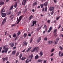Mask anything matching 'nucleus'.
<instances>
[{
  "mask_svg": "<svg viewBox=\"0 0 63 63\" xmlns=\"http://www.w3.org/2000/svg\"><path fill=\"white\" fill-rule=\"evenodd\" d=\"M28 0H23L22 3V5H25V3H26L27 1H28Z\"/></svg>",
  "mask_w": 63,
  "mask_h": 63,
  "instance_id": "f257e3e1",
  "label": "nucleus"
},
{
  "mask_svg": "<svg viewBox=\"0 0 63 63\" xmlns=\"http://www.w3.org/2000/svg\"><path fill=\"white\" fill-rule=\"evenodd\" d=\"M54 9V7L50 6V7L49 10L50 11H53Z\"/></svg>",
  "mask_w": 63,
  "mask_h": 63,
  "instance_id": "f03ea898",
  "label": "nucleus"
},
{
  "mask_svg": "<svg viewBox=\"0 0 63 63\" xmlns=\"http://www.w3.org/2000/svg\"><path fill=\"white\" fill-rule=\"evenodd\" d=\"M1 15L2 17H5L6 16V13H2L1 14Z\"/></svg>",
  "mask_w": 63,
  "mask_h": 63,
  "instance_id": "7ed1b4c3",
  "label": "nucleus"
},
{
  "mask_svg": "<svg viewBox=\"0 0 63 63\" xmlns=\"http://www.w3.org/2000/svg\"><path fill=\"white\" fill-rule=\"evenodd\" d=\"M22 16H20L18 20V22H17L16 23L17 24H18L19 22L21 20V18H22Z\"/></svg>",
  "mask_w": 63,
  "mask_h": 63,
  "instance_id": "20e7f679",
  "label": "nucleus"
},
{
  "mask_svg": "<svg viewBox=\"0 0 63 63\" xmlns=\"http://www.w3.org/2000/svg\"><path fill=\"white\" fill-rule=\"evenodd\" d=\"M53 42L52 41L49 40L48 41V45H51V44H52Z\"/></svg>",
  "mask_w": 63,
  "mask_h": 63,
  "instance_id": "39448f33",
  "label": "nucleus"
},
{
  "mask_svg": "<svg viewBox=\"0 0 63 63\" xmlns=\"http://www.w3.org/2000/svg\"><path fill=\"white\" fill-rule=\"evenodd\" d=\"M41 37H39L37 41V43H40V40H41Z\"/></svg>",
  "mask_w": 63,
  "mask_h": 63,
  "instance_id": "423d86ee",
  "label": "nucleus"
},
{
  "mask_svg": "<svg viewBox=\"0 0 63 63\" xmlns=\"http://www.w3.org/2000/svg\"><path fill=\"white\" fill-rule=\"evenodd\" d=\"M52 27H50L49 29V30L48 31V32L49 33L50 32V31L52 30Z\"/></svg>",
  "mask_w": 63,
  "mask_h": 63,
  "instance_id": "0eeeda50",
  "label": "nucleus"
},
{
  "mask_svg": "<svg viewBox=\"0 0 63 63\" xmlns=\"http://www.w3.org/2000/svg\"><path fill=\"white\" fill-rule=\"evenodd\" d=\"M27 42H26V41H24L23 42V45L24 46H27Z\"/></svg>",
  "mask_w": 63,
  "mask_h": 63,
  "instance_id": "6e6552de",
  "label": "nucleus"
},
{
  "mask_svg": "<svg viewBox=\"0 0 63 63\" xmlns=\"http://www.w3.org/2000/svg\"><path fill=\"white\" fill-rule=\"evenodd\" d=\"M59 38H58L56 39V41L54 42V44H57V43L58 41L59 40Z\"/></svg>",
  "mask_w": 63,
  "mask_h": 63,
  "instance_id": "1a4fd4ad",
  "label": "nucleus"
},
{
  "mask_svg": "<svg viewBox=\"0 0 63 63\" xmlns=\"http://www.w3.org/2000/svg\"><path fill=\"white\" fill-rule=\"evenodd\" d=\"M36 22H37V21H33V25H32L31 26H33L34 25V24H36Z\"/></svg>",
  "mask_w": 63,
  "mask_h": 63,
  "instance_id": "9d476101",
  "label": "nucleus"
},
{
  "mask_svg": "<svg viewBox=\"0 0 63 63\" xmlns=\"http://www.w3.org/2000/svg\"><path fill=\"white\" fill-rule=\"evenodd\" d=\"M33 17V16L32 15H31L30 16L29 18V20H30L31 19H32V18Z\"/></svg>",
  "mask_w": 63,
  "mask_h": 63,
  "instance_id": "9b49d317",
  "label": "nucleus"
},
{
  "mask_svg": "<svg viewBox=\"0 0 63 63\" xmlns=\"http://www.w3.org/2000/svg\"><path fill=\"white\" fill-rule=\"evenodd\" d=\"M19 56V58L20 59H21V57L22 56V53L20 54Z\"/></svg>",
  "mask_w": 63,
  "mask_h": 63,
  "instance_id": "f8f14e48",
  "label": "nucleus"
},
{
  "mask_svg": "<svg viewBox=\"0 0 63 63\" xmlns=\"http://www.w3.org/2000/svg\"><path fill=\"white\" fill-rule=\"evenodd\" d=\"M16 53V51L14 50L12 52V54L13 55H15Z\"/></svg>",
  "mask_w": 63,
  "mask_h": 63,
  "instance_id": "ddd939ff",
  "label": "nucleus"
},
{
  "mask_svg": "<svg viewBox=\"0 0 63 63\" xmlns=\"http://www.w3.org/2000/svg\"><path fill=\"white\" fill-rule=\"evenodd\" d=\"M8 49H9V48H6L5 49V51H4L5 53H7V51H8Z\"/></svg>",
  "mask_w": 63,
  "mask_h": 63,
  "instance_id": "4468645a",
  "label": "nucleus"
},
{
  "mask_svg": "<svg viewBox=\"0 0 63 63\" xmlns=\"http://www.w3.org/2000/svg\"><path fill=\"white\" fill-rule=\"evenodd\" d=\"M3 4H4V2L2 1H0V5H2Z\"/></svg>",
  "mask_w": 63,
  "mask_h": 63,
  "instance_id": "2eb2a0df",
  "label": "nucleus"
},
{
  "mask_svg": "<svg viewBox=\"0 0 63 63\" xmlns=\"http://www.w3.org/2000/svg\"><path fill=\"white\" fill-rule=\"evenodd\" d=\"M15 45V43H13L10 46L11 47H13Z\"/></svg>",
  "mask_w": 63,
  "mask_h": 63,
  "instance_id": "dca6fc26",
  "label": "nucleus"
},
{
  "mask_svg": "<svg viewBox=\"0 0 63 63\" xmlns=\"http://www.w3.org/2000/svg\"><path fill=\"white\" fill-rule=\"evenodd\" d=\"M39 55L41 56H42L43 55V53L42 51H41L39 53Z\"/></svg>",
  "mask_w": 63,
  "mask_h": 63,
  "instance_id": "f3484780",
  "label": "nucleus"
},
{
  "mask_svg": "<svg viewBox=\"0 0 63 63\" xmlns=\"http://www.w3.org/2000/svg\"><path fill=\"white\" fill-rule=\"evenodd\" d=\"M38 48V47H35L34 48L33 50H32V52H34L35 50V49H37Z\"/></svg>",
  "mask_w": 63,
  "mask_h": 63,
  "instance_id": "a211bd4d",
  "label": "nucleus"
},
{
  "mask_svg": "<svg viewBox=\"0 0 63 63\" xmlns=\"http://www.w3.org/2000/svg\"><path fill=\"white\" fill-rule=\"evenodd\" d=\"M31 48H32V47H30L28 49H27V50L26 52H28V51H29V50H30V49H31Z\"/></svg>",
  "mask_w": 63,
  "mask_h": 63,
  "instance_id": "6ab92c4d",
  "label": "nucleus"
},
{
  "mask_svg": "<svg viewBox=\"0 0 63 63\" xmlns=\"http://www.w3.org/2000/svg\"><path fill=\"white\" fill-rule=\"evenodd\" d=\"M26 59V58L25 57H22L21 58V60L23 61L24 60H25Z\"/></svg>",
  "mask_w": 63,
  "mask_h": 63,
  "instance_id": "aec40b11",
  "label": "nucleus"
},
{
  "mask_svg": "<svg viewBox=\"0 0 63 63\" xmlns=\"http://www.w3.org/2000/svg\"><path fill=\"white\" fill-rule=\"evenodd\" d=\"M13 7H14V5H12V6L10 7V9H9V11H11V10H12V9H13Z\"/></svg>",
  "mask_w": 63,
  "mask_h": 63,
  "instance_id": "412c9836",
  "label": "nucleus"
},
{
  "mask_svg": "<svg viewBox=\"0 0 63 63\" xmlns=\"http://www.w3.org/2000/svg\"><path fill=\"white\" fill-rule=\"evenodd\" d=\"M20 53V52L19 51L18 52L16 53V56H17L19 54V53Z\"/></svg>",
  "mask_w": 63,
  "mask_h": 63,
  "instance_id": "4be33fe9",
  "label": "nucleus"
},
{
  "mask_svg": "<svg viewBox=\"0 0 63 63\" xmlns=\"http://www.w3.org/2000/svg\"><path fill=\"white\" fill-rule=\"evenodd\" d=\"M38 58H39V56H38V55H37L35 56V59H38Z\"/></svg>",
  "mask_w": 63,
  "mask_h": 63,
  "instance_id": "5701e85b",
  "label": "nucleus"
},
{
  "mask_svg": "<svg viewBox=\"0 0 63 63\" xmlns=\"http://www.w3.org/2000/svg\"><path fill=\"white\" fill-rule=\"evenodd\" d=\"M44 5L45 6L47 7V2H45L44 3Z\"/></svg>",
  "mask_w": 63,
  "mask_h": 63,
  "instance_id": "b1692460",
  "label": "nucleus"
},
{
  "mask_svg": "<svg viewBox=\"0 0 63 63\" xmlns=\"http://www.w3.org/2000/svg\"><path fill=\"white\" fill-rule=\"evenodd\" d=\"M12 14V12L11 11H9L8 13H7V14L8 15H10V14Z\"/></svg>",
  "mask_w": 63,
  "mask_h": 63,
  "instance_id": "393cba45",
  "label": "nucleus"
},
{
  "mask_svg": "<svg viewBox=\"0 0 63 63\" xmlns=\"http://www.w3.org/2000/svg\"><path fill=\"white\" fill-rule=\"evenodd\" d=\"M25 62L26 63H28L29 62V61L28 59H27V60L25 61Z\"/></svg>",
  "mask_w": 63,
  "mask_h": 63,
  "instance_id": "a878e982",
  "label": "nucleus"
},
{
  "mask_svg": "<svg viewBox=\"0 0 63 63\" xmlns=\"http://www.w3.org/2000/svg\"><path fill=\"white\" fill-rule=\"evenodd\" d=\"M37 5V2H35L34 3H33V6H35V5Z\"/></svg>",
  "mask_w": 63,
  "mask_h": 63,
  "instance_id": "bb28decb",
  "label": "nucleus"
},
{
  "mask_svg": "<svg viewBox=\"0 0 63 63\" xmlns=\"http://www.w3.org/2000/svg\"><path fill=\"white\" fill-rule=\"evenodd\" d=\"M30 56L31 59H32V58H33V54L31 55Z\"/></svg>",
  "mask_w": 63,
  "mask_h": 63,
  "instance_id": "cd10ccee",
  "label": "nucleus"
},
{
  "mask_svg": "<svg viewBox=\"0 0 63 63\" xmlns=\"http://www.w3.org/2000/svg\"><path fill=\"white\" fill-rule=\"evenodd\" d=\"M57 32V29H55L54 30V33H55Z\"/></svg>",
  "mask_w": 63,
  "mask_h": 63,
  "instance_id": "c85d7f7f",
  "label": "nucleus"
},
{
  "mask_svg": "<svg viewBox=\"0 0 63 63\" xmlns=\"http://www.w3.org/2000/svg\"><path fill=\"white\" fill-rule=\"evenodd\" d=\"M54 51V49H53L51 50L50 51V52H51V53L52 52H53Z\"/></svg>",
  "mask_w": 63,
  "mask_h": 63,
  "instance_id": "c756f323",
  "label": "nucleus"
},
{
  "mask_svg": "<svg viewBox=\"0 0 63 63\" xmlns=\"http://www.w3.org/2000/svg\"><path fill=\"white\" fill-rule=\"evenodd\" d=\"M27 36V34L25 33L24 35V37L25 38Z\"/></svg>",
  "mask_w": 63,
  "mask_h": 63,
  "instance_id": "7c9ffc66",
  "label": "nucleus"
},
{
  "mask_svg": "<svg viewBox=\"0 0 63 63\" xmlns=\"http://www.w3.org/2000/svg\"><path fill=\"white\" fill-rule=\"evenodd\" d=\"M13 37L14 38H15V37H16V34L14 33L13 35Z\"/></svg>",
  "mask_w": 63,
  "mask_h": 63,
  "instance_id": "2f4dec72",
  "label": "nucleus"
},
{
  "mask_svg": "<svg viewBox=\"0 0 63 63\" xmlns=\"http://www.w3.org/2000/svg\"><path fill=\"white\" fill-rule=\"evenodd\" d=\"M20 13H21V11L19 12L17 14V16H19Z\"/></svg>",
  "mask_w": 63,
  "mask_h": 63,
  "instance_id": "473e14b6",
  "label": "nucleus"
},
{
  "mask_svg": "<svg viewBox=\"0 0 63 63\" xmlns=\"http://www.w3.org/2000/svg\"><path fill=\"white\" fill-rule=\"evenodd\" d=\"M59 47L60 49L61 50H62V49H63V48L61 47V46H60Z\"/></svg>",
  "mask_w": 63,
  "mask_h": 63,
  "instance_id": "72a5a7b5",
  "label": "nucleus"
},
{
  "mask_svg": "<svg viewBox=\"0 0 63 63\" xmlns=\"http://www.w3.org/2000/svg\"><path fill=\"white\" fill-rule=\"evenodd\" d=\"M40 6L41 7V8H43V7L44 6V5L43 4H40Z\"/></svg>",
  "mask_w": 63,
  "mask_h": 63,
  "instance_id": "f704fd0d",
  "label": "nucleus"
},
{
  "mask_svg": "<svg viewBox=\"0 0 63 63\" xmlns=\"http://www.w3.org/2000/svg\"><path fill=\"white\" fill-rule=\"evenodd\" d=\"M46 27H47V26H46V25H45L43 27V29H44L45 28H46Z\"/></svg>",
  "mask_w": 63,
  "mask_h": 63,
  "instance_id": "c9c22d12",
  "label": "nucleus"
},
{
  "mask_svg": "<svg viewBox=\"0 0 63 63\" xmlns=\"http://www.w3.org/2000/svg\"><path fill=\"white\" fill-rule=\"evenodd\" d=\"M6 47V45L5 46H4L3 47V49H5Z\"/></svg>",
  "mask_w": 63,
  "mask_h": 63,
  "instance_id": "e433bc0d",
  "label": "nucleus"
},
{
  "mask_svg": "<svg viewBox=\"0 0 63 63\" xmlns=\"http://www.w3.org/2000/svg\"><path fill=\"white\" fill-rule=\"evenodd\" d=\"M20 31L18 32L17 33L18 36L19 35H20Z\"/></svg>",
  "mask_w": 63,
  "mask_h": 63,
  "instance_id": "4c0bfd02",
  "label": "nucleus"
},
{
  "mask_svg": "<svg viewBox=\"0 0 63 63\" xmlns=\"http://www.w3.org/2000/svg\"><path fill=\"white\" fill-rule=\"evenodd\" d=\"M2 59L3 60V62H4V61H5V58L3 57L2 58Z\"/></svg>",
  "mask_w": 63,
  "mask_h": 63,
  "instance_id": "58836bf2",
  "label": "nucleus"
},
{
  "mask_svg": "<svg viewBox=\"0 0 63 63\" xmlns=\"http://www.w3.org/2000/svg\"><path fill=\"white\" fill-rule=\"evenodd\" d=\"M61 53V52L59 51V57H61V55H60V54Z\"/></svg>",
  "mask_w": 63,
  "mask_h": 63,
  "instance_id": "ea45409f",
  "label": "nucleus"
},
{
  "mask_svg": "<svg viewBox=\"0 0 63 63\" xmlns=\"http://www.w3.org/2000/svg\"><path fill=\"white\" fill-rule=\"evenodd\" d=\"M32 41H33V38H32L30 41V43H32Z\"/></svg>",
  "mask_w": 63,
  "mask_h": 63,
  "instance_id": "a19ab883",
  "label": "nucleus"
},
{
  "mask_svg": "<svg viewBox=\"0 0 63 63\" xmlns=\"http://www.w3.org/2000/svg\"><path fill=\"white\" fill-rule=\"evenodd\" d=\"M4 8H3L1 10V11H0V13H2V12H3V10H4Z\"/></svg>",
  "mask_w": 63,
  "mask_h": 63,
  "instance_id": "79ce46f5",
  "label": "nucleus"
},
{
  "mask_svg": "<svg viewBox=\"0 0 63 63\" xmlns=\"http://www.w3.org/2000/svg\"><path fill=\"white\" fill-rule=\"evenodd\" d=\"M44 40H45V41H47V38L45 37L44 38Z\"/></svg>",
  "mask_w": 63,
  "mask_h": 63,
  "instance_id": "37998d69",
  "label": "nucleus"
},
{
  "mask_svg": "<svg viewBox=\"0 0 63 63\" xmlns=\"http://www.w3.org/2000/svg\"><path fill=\"white\" fill-rule=\"evenodd\" d=\"M47 11V7H46L45 8V11L46 12Z\"/></svg>",
  "mask_w": 63,
  "mask_h": 63,
  "instance_id": "c03bdc74",
  "label": "nucleus"
},
{
  "mask_svg": "<svg viewBox=\"0 0 63 63\" xmlns=\"http://www.w3.org/2000/svg\"><path fill=\"white\" fill-rule=\"evenodd\" d=\"M54 55V53H52L51 55H50V56H52L53 55Z\"/></svg>",
  "mask_w": 63,
  "mask_h": 63,
  "instance_id": "a18cd8bd",
  "label": "nucleus"
},
{
  "mask_svg": "<svg viewBox=\"0 0 63 63\" xmlns=\"http://www.w3.org/2000/svg\"><path fill=\"white\" fill-rule=\"evenodd\" d=\"M28 34H28V36H30V37L31 36V34H30V32H28Z\"/></svg>",
  "mask_w": 63,
  "mask_h": 63,
  "instance_id": "49530a36",
  "label": "nucleus"
},
{
  "mask_svg": "<svg viewBox=\"0 0 63 63\" xmlns=\"http://www.w3.org/2000/svg\"><path fill=\"white\" fill-rule=\"evenodd\" d=\"M38 62H41V61H42V60H38Z\"/></svg>",
  "mask_w": 63,
  "mask_h": 63,
  "instance_id": "de8ad7c7",
  "label": "nucleus"
},
{
  "mask_svg": "<svg viewBox=\"0 0 63 63\" xmlns=\"http://www.w3.org/2000/svg\"><path fill=\"white\" fill-rule=\"evenodd\" d=\"M43 63H47V60H44L43 62Z\"/></svg>",
  "mask_w": 63,
  "mask_h": 63,
  "instance_id": "09e8293b",
  "label": "nucleus"
},
{
  "mask_svg": "<svg viewBox=\"0 0 63 63\" xmlns=\"http://www.w3.org/2000/svg\"><path fill=\"white\" fill-rule=\"evenodd\" d=\"M5 21H3H3L2 22V24H4L5 23Z\"/></svg>",
  "mask_w": 63,
  "mask_h": 63,
  "instance_id": "8fccbe9b",
  "label": "nucleus"
},
{
  "mask_svg": "<svg viewBox=\"0 0 63 63\" xmlns=\"http://www.w3.org/2000/svg\"><path fill=\"white\" fill-rule=\"evenodd\" d=\"M60 18V17H58L56 18V19L57 20H58Z\"/></svg>",
  "mask_w": 63,
  "mask_h": 63,
  "instance_id": "3c124183",
  "label": "nucleus"
},
{
  "mask_svg": "<svg viewBox=\"0 0 63 63\" xmlns=\"http://www.w3.org/2000/svg\"><path fill=\"white\" fill-rule=\"evenodd\" d=\"M57 33H55L54 35V36L55 37H56L57 36Z\"/></svg>",
  "mask_w": 63,
  "mask_h": 63,
  "instance_id": "603ef678",
  "label": "nucleus"
},
{
  "mask_svg": "<svg viewBox=\"0 0 63 63\" xmlns=\"http://www.w3.org/2000/svg\"><path fill=\"white\" fill-rule=\"evenodd\" d=\"M14 7L15 8H16V2L15 3V4L14 5Z\"/></svg>",
  "mask_w": 63,
  "mask_h": 63,
  "instance_id": "864d4df0",
  "label": "nucleus"
},
{
  "mask_svg": "<svg viewBox=\"0 0 63 63\" xmlns=\"http://www.w3.org/2000/svg\"><path fill=\"white\" fill-rule=\"evenodd\" d=\"M3 21H5V22H6V18H4Z\"/></svg>",
  "mask_w": 63,
  "mask_h": 63,
  "instance_id": "5fc2aeb1",
  "label": "nucleus"
},
{
  "mask_svg": "<svg viewBox=\"0 0 63 63\" xmlns=\"http://www.w3.org/2000/svg\"><path fill=\"white\" fill-rule=\"evenodd\" d=\"M54 11H52V12H51V15H53V14L54 13Z\"/></svg>",
  "mask_w": 63,
  "mask_h": 63,
  "instance_id": "6e6d98bb",
  "label": "nucleus"
},
{
  "mask_svg": "<svg viewBox=\"0 0 63 63\" xmlns=\"http://www.w3.org/2000/svg\"><path fill=\"white\" fill-rule=\"evenodd\" d=\"M47 22L48 23H49L50 22V20H48L47 21Z\"/></svg>",
  "mask_w": 63,
  "mask_h": 63,
  "instance_id": "4d7b16f0",
  "label": "nucleus"
},
{
  "mask_svg": "<svg viewBox=\"0 0 63 63\" xmlns=\"http://www.w3.org/2000/svg\"><path fill=\"white\" fill-rule=\"evenodd\" d=\"M7 59H8V57H6L5 58V60L7 61Z\"/></svg>",
  "mask_w": 63,
  "mask_h": 63,
  "instance_id": "13d9d810",
  "label": "nucleus"
},
{
  "mask_svg": "<svg viewBox=\"0 0 63 63\" xmlns=\"http://www.w3.org/2000/svg\"><path fill=\"white\" fill-rule=\"evenodd\" d=\"M7 32H8L6 31L5 32V36H6V35H7Z\"/></svg>",
  "mask_w": 63,
  "mask_h": 63,
  "instance_id": "bf43d9fd",
  "label": "nucleus"
},
{
  "mask_svg": "<svg viewBox=\"0 0 63 63\" xmlns=\"http://www.w3.org/2000/svg\"><path fill=\"white\" fill-rule=\"evenodd\" d=\"M44 10H45V8H43L42 10V12L44 11Z\"/></svg>",
  "mask_w": 63,
  "mask_h": 63,
  "instance_id": "052dcab7",
  "label": "nucleus"
},
{
  "mask_svg": "<svg viewBox=\"0 0 63 63\" xmlns=\"http://www.w3.org/2000/svg\"><path fill=\"white\" fill-rule=\"evenodd\" d=\"M15 24H13L11 26H12V27H13L14 26H15Z\"/></svg>",
  "mask_w": 63,
  "mask_h": 63,
  "instance_id": "680f3d73",
  "label": "nucleus"
},
{
  "mask_svg": "<svg viewBox=\"0 0 63 63\" xmlns=\"http://www.w3.org/2000/svg\"><path fill=\"white\" fill-rule=\"evenodd\" d=\"M53 1L54 2V3H56L57 2H56V0H53Z\"/></svg>",
  "mask_w": 63,
  "mask_h": 63,
  "instance_id": "e2e57ef3",
  "label": "nucleus"
},
{
  "mask_svg": "<svg viewBox=\"0 0 63 63\" xmlns=\"http://www.w3.org/2000/svg\"><path fill=\"white\" fill-rule=\"evenodd\" d=\"M26 49H24V50H23L22 51V52H25V50Z\"/></svg>",
  "mask_w": 63,
  "mask_h": 63,
  "instance_id": "0e129e2a",
  "label": "nucleus"
},
{
  "mask_svg": "<svg viewBox=\"0 0 63 63\" xmlns=\"http://www.w3.org/2000/svg\"><path fill=\"white\" fill-rule=\"evenodd\" d=\"M4 52H5V50H4L2 51V53H4Z\"/></svg>",
  "mask_w": 63,
  "mask_h": 63,
  "instance_id": "69168bd1",
  "label": "nucleus"
},
{
  "mask_svg": "<svg viewBox=\"0 0 63 63\" xmlns=\"http://www.w3.org/2000/svg\"><path fill=\"white\" fill-rule=\"evenodd\" d=\"M32 11L34 13V12H35V10L34 9H33L32 10Z\"/></svg>",
  "mask_w": 63,
  "mask_h": 63,
  "instance_id": "338daca9",
  "label": "nucleus"
},
{
  "mask_svg": "<svg viewBox=\"0 0 63 63\" xmlns=\"http://www.w3.org/2000/svg\"><path fill=\"white\" fill-rule=\"evenodd\" d=\"M61 56H63V53H62L61 54Z\"/></svg>",
  "mask_w": 63,
  "mask_h": 63,
  "instance_id": "774afa93",
  "label": "nucleus"
}]
</instances>
